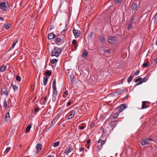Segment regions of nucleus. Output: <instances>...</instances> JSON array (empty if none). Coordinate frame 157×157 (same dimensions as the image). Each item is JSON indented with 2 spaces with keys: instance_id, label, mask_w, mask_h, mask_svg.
Listing matches in <instances>:
<instances>
[{
  "instance_id": "obj_1",
  "label": "nucleus",
  "mask_w": 157,
  "mask_h": 157,
  "mask_svg": "<svg viewBox=\"0 0 157 157\" xmlns=\"http://www.w3.org/2000/svg\"><path fill=\"white\" fill-rule=\"evenodd\" d=\"M64 47L59 48L57 47H54V49L51 52V56H52L58 57L61 54Z\"/></svg>"
},
{
  "instance_id": "obj_2",
  "label": "nucleus",
  "mask_w": 157,
  "mask_h": 157,
  "mask_svg": "<svg viewBox=\"0 0 157 157\" xmlns=\"http://www.w3.org/2000/svg\"><path fill=\"white\" fill-rule=\"evenodd\" d=\"M102 136H101L98 141V145L97 146L98 148V151L101 150L103 147V145L105 143V140L102 139Z\"/></svg>"
},
{
  "instance_id": "obj_3",
  "label": "nucleus",
  "mask_w": 157,
  "mask_h": 157,
  "mask_svg": "<svg viewBox=\"0 0 157 157\" xmlns=\"http://www.w3.org/2000/svg\"><path fill=\"white\" fill-rule=\"evenodd\" d=\"M53 93L52 94V100L53 101L56 100V98L58 94V91L57 90L56 87H52Z\"/></svg>"
},
{
  "instance_id": "obj_4",
  "label": "nucleus",
  "mask_w": 157,
  "mask_h": 157,
  "mask_svg": "<svg viewBox=\"0 0 157 157\" xmlns=\"http://www.w3.org/2000/svg\"><path fill=\"white\" fill-rule=\"evenodd\" d=\"M78 111V109H74L70 111V114L68 117V119L69 120L72 118L74 116L75 112Z\"/></svg>"
},
{
  "instance_id": "obj_5",
  "label": "nucleus",
  "mask_w": 157,
  "mask_h": 157,
  "mask_svg": "<svg viewBox=\"0 0 157 157\" xmlns=\"http://www.w3.org/2000/svg\"><path fill=\"white\" fill-rule=\"evenodd\" d=\"M6 2L8 4V2L6 1H4L3 2H0V9L2 10L3 11L6 12Z\"/></svg>"
},
{
  "instance_id": "obj_6",
  "label": "nucleus",
  "mask_w": 157,
  "mask_h": 157,
  "mask_svg": "<svg viewBox=\"0 0 157 157\" xmlns=\"http://www.w3.org/2000/svg\"><path fill=\"white\" fill-rule=\"evenodd\" d=\"M6 86H4L1 91V95L4 94L7 97L9 95V91L7 90Z\"/></svg>"
},
{
  "instance_id": "obj_7",
  "label": "nucleus",
  "mask_w": 157,
  "mask_h": 157,
  "mask_svg": "<svg viewBox=\"0 0 157 157\" xmlns=\"http://www.w3.org/2000/svg\"><path fill=\"white\" fill-rule=\"evenodd\" d=\"M127 107V105L125 104H121L116 109H118V112L119 113H121L123 110L126 109Z\"/></svg>"
},
{
  "instance_id": "obj_8",
  "label": "nucleus",
  "mask_w": 157,
  "mask_h": 157,
  "mask_svg": "<svg viewBox=\"0 0 157 157\" xmlns=\"http://www.w3.org/2000/svg\"><path fill=\"white\" fill-rule=\"evenodd\" d=\"M73 33L75 38H78L80 35L81 32L80 30L74 29L73 30Z\"/></svg>"
},
{
  "instance_id": "obj_9",
  "label": "nucleus",
  "mask_w": 157,
  "mask_h": 157,
  "mask_svg": "<svg viewBox=\"0 0 157 157\" xmlns=\"http://www.w3.org/2000/svg\"><path fill=\"white\" fill-rule=\"evenodd\" d=\"M141 144L142 145L144 146L145 145L148 144L149 143L148 142L147 138H142L140 141Z\"/></svg>"
},
{
  "instance_id": "obj_10",
  "label": "nucleus",
  "mask_w": 157,
  "mask_h": 157,
  "mask_svg": "<svg viewBox=\"0 0 157 157\" xmlns=\"http://www.w3.org/2000/svg\"><path fill=\"white\" fill-rule=\"evenodd\" d=\"M36 148L37 150L36 151V154H38L41 151L42 148V145L40 143H39L36 145Z\"/></svg>"
},
{
  "instance_id": "obj_11",
  "label": "nucleus",
  "mask_w": 157,
  "mask_h": 157,
  "mask_svg": "<svg viewBox=\"0 0 157 157\" xmlns=\"http://www.w3.org/2000/svg\"><path fill=\"white\" fill-rule=\"evenodd\" d=\"M108 39L109 42L113 44L115 43L116 40L114 37L110 36L108 37Z\"/></svg>"
},
{
  "instance_id": "obj_12",
  "label": "nucleus",
  "mask_w": 157,
  "mask_h": 157,
  "mask_svg": "<svg viewBox=\"0 0 157 157\" xmlns=\"http://www.w3.org/2000/svg\"><path fill=\"white\" fill-rule=\"evenodd\" d=\"M73 150V148L72 147H69L66 148L64 151V153L66 155H68V154L71 152Z\"/></svg>"
},
{
  "instance_id": "obj_13",
  "label": "nucleus",
  "mask_w": 157,
  "mask_h": 157,
  "mask_svg": "<svg viewBox=\"0 0 157 157\" xmlns=\"http://www.w3.org/2000/svg\"><path fill=\"white\" fill-rule=\"evenodd\" d=\"M56 37V35L52 33H49L48 35V39L49 40H51Z\"/></svg>"
},
{
  "instance_id": "obj_14",
  "label": "nucleus",
  "mask_w": 157,
  "mask_h": 157,
  "mask_svg": "<svg viewBox=\"0 0 157 157\" xmlns=\"http://www.w3.org/2000/svg\"><path fill=\"white\" fill-rule=\"evenodd\" d=\"M137 4L136 3H134L131 6V9L133 11L137 10Z\"/></svg>"
},
{
  "instance_id": "obj_15",
  "label": "nucleus",
  "mask_w": 157,
  "mask_h": 157,
  "mask_svg": "<svg viewBox=\"0 0 157 157\" xmlns=\"http://www.w3.org/2000/svg\"><path fill=\"white\" fill-rule=\"evenodd\" d=\"M117 110V109H116L114 110V114L113 115V117L114 119H116L118 116L119 113H120L118 112H117L116 111Z\"/></svg>"
},
{
  "instance_id": "obj_16",
  "label": "nucleus",
  "mask_w": 157,
  "mask_h": 157,
  "mask_svg": "<svg viewBox=\"0 0 157 157\" xmlns=\"http://www.w3.org/2000/svg\"><path fill=\"white\" fill-rule=\"evenodd\" d=\"M12 25L10 24L5 23L4 24L3 27L4 28L9 29L11 27Z\"/></svg>"
},
{
  "instance_id": "obj_17",
  "label": "nucleus",
  "mask_w": 157,
  "mask_h": 157,
  "mask_svg": "<svg viewBox=\"0 0 157 157\" xmlns=\"http://www.w3.org/2000/svg\"><path fill=\"white\" fill-rule=\"evenodd\" d=\"M10 117L9 112L7 113L5 116V121H7L10 120Z\"/></svg>"
},
{
  "instance_id": "obj_18",
  "label": "nucleus",
  "mask_w": 157,
  "mask_h": 157,
  "mask_svg": "<svg viewBox=\"0 0 157 157\" xmlns=\"http://www.w3.org/2000/svg\"><path fill=\"white\" fill-rule=\"evenodd\" d=\"M48 77L47 76H45L43 78V85L44 86H46L47 84L48 80Z\"/></svg>"
},
{
  "instance_id": "obj_19",
  "label": "nucleus",
  "mask_w": 157,
  "mask_h": 157,
  "mask_svg": "<svg viewBox=\"0 0 157 157\" xmlns=\"http://www.w3.org/2000/svg\"><path fill=\"white\" fill-rule=\"evenodd\" d=\"M146 101H143L142 103V106L141 109H144L147 108L148 107L146 105Z\"/></svg>"
},
{
  "instance_id": "obj_20",
  "label": "nucleus",
  "mask_w": 157,
  "mask_h": 157,
  "mask_svg": "<svg viewBox=\"0 0 157 157\" xmlns=\"http://www.w3.org/2000/svg\"><path fill=\"white\" fill-rule=\"evenodd\" d=\"M52 74V72L51 71L49 70H47L45 72V74L47 76H50Z\"/></svg>"
},
{
  "instance_id": "obj_21",
  "label": "nucleus",
  "mask_w": 157,
  "mask_h": 157,
  "mask_svg": "<svg viewBox=\"0 0 157 157\" xmlns=\"http://www.w3.org/2000/svg\"><path fill=\"white\" fill-rule=\"evenodd\" d=\"M135 19V15H133L130 19V23L131 24H133V21Z\"/></svg>"
},
{
  "instance_id": "obj_22",
  "label": "nucleus",
  "mask_w": 157,
  "mask_h": 157,
  "mask_svg": "<svg viewBox=\"0 0 157 157\" xmlns=\"http://www.w3.org/2000/svg\"><path fill=\"white\" fill-rule=\"evenodd\" d=\"M100 41L103 43L105 42V41L104 36L101 35L100 36Z\"/></svg>"
},
{
  "instance_id": "obj_23",
  "label": "nucleus",
  "mask_w": 157,
  "mask_h": 157,
  "mask_svg": "<svg viewBox=\"0 0 157 157\" xmlns=\"http://www.w3.org/2000/svg\"><path fill=\"white\" fill-rule=\"evenodd\" d=\"M88 55V53L87 50H86L82 54V57L84 58L87 57Z\"/></svg>"
},
{
  "instance_id": "obj_24",
  "label": "nucleus",
  "mask_w": 157,
  "mask_h": 157,
  "mask_svg": "<svg viewBox=\"0 0 157 157\" xmlns=\"http://www.w3.org/2000/svg\"><path fill=\"white\" fill-rule=\"evenodd\" d=\"M6 67L4 65L0 67V71L2 72L4 71L6 69Z\"/></svg>"
},
{
  "instance_id": "obj_25",
  "label": "nucleus",
  "mask_w": 157,
  "mask_h": 157,
  "mask_svg": "<svg viewBox=\"0 0 157 157\" xmlns=\"http://www.w3.org/2000/svg\"><path fill=\"white\" fill-rule=\"evenodd\" d=\"M125 89H123L119 91H117L116 93L118 94H121L123 92H125Z\"/></svg>"
},
{
  "instance_id": "obj_26",
  "label": "nucleus",
  "mask_w": 157,
  "mask_h": 157,
  "mask_svg": "<svg viewBox=\"0 0 157 157\" xmlns=\"http://www.w3.org/2000/svg\"><path fill=\"white\" fill-rule=\"evenodd\" d=\"M61 41V39L60 38H57L55 39V43L56 44H58Z\"/></svg>"
},
{
  "instance_id": "obj_27",
  "label": "nucleus",
  "mask_w": 157,
  "mask_h": 157,
  "mask_svg": "<svg viewBox=\"0 0 157 157\" xmlns=\"http://www.w3.org/2000/svg\"><path fill=\"white\" fill-rule=\"evenodd\" d=\"M3 105H4V107L5 109L8 106V104H7L6 99H5L4 100Z\"/></svg>"
},
{
  "instance_id": "obj_28",
  "label": "nucleus",
  "mask_w": 157,
  "mask_h": 157,
  "mask_svg": "<svg viewBox=\"0 0 157 157\" xmlns=\"http://www.w3.org/2000/svg\"><path fill=\"white\" fill-rule=\"evenodd\" d=\"M12 86L14 92L16 91L18 89V86L16 85H14L12 84Z\"/></svg>"
},
{
  "instance_id": "obj_29",
  "label": "nucleus",
  "mask_w": 157,
  "mask_h": 157,
  "mask_svg": "<svg viewBox=\"0 0 157 157\" xmlns=\"http://www.w3.org/2000/svg\"><path fill=\"white\" fill-rule=\"evenodd\" d=\"M134 75L130 76L128 79V82L129 83L132 81V79L133 78Z\"/></svg>"
},
{
  "instance_id": "obj_30",
  "label": "nucleus",
  "mask_w": 157,
  "mask_h": 157,
  "mask_svg": "<svg viewBox=\"0 0 157 157\" xmlns=\"http://www.w3.org/2000/svg\"><path fill=\"white\" fill-rule=\"evenodd\" d=\"M68 93H67V91H65L63 93V98H65L68 95Z\"/></svg>"
},
{
  "instance_id": "obj_31",
  "label": "nucleus",
  "mask_w": 157,
  "mask_h": 157,
  "mask_svg": "<svg viewBox=\"0 0 157 157\" xmlns=\"http://www.w3.org/2000/svg\"><path fill=\"white\" fill-rule=\"evenodd\" d=\"M31 127V125H30V124L28 125L26 129V132H29L30 131Z\"/></svg>"
},
{
  "instance_id": "obj_32",
  "label": "nucleus",
  "mask_w": 157,
  "mask_h": 157,
  "mask_svg": "<svg viewBox=\"0 0 157 157\" xmlns=\"http://www.w3.org/2000/svg\"><path fill=\"white\" fill-rule=\"evenodd\" d=\"M56 87V80L55 78L53 79L52 82V87Z\"/></svg>"
},
{
  "instance_id": "obj_33",
  "label": "nucleus",
  "mask_w": 157,
  "mask_h": 157,
  "mask_svg": "<svg viewBox=\"0 0 157 157\" xmlns=\"http://www.w3.org/2000/svg\"><path fill=\"white\" fill-rule=\"evenodd\" d=\"M148 79V78L146 77L142 79V80H141V82H142V83L144 82H145L147 81Z\"/></svg>"
},
{
  "instance_id": "obj_34",
  "label": "nucleus",
  "mask_w": 157,
  "mask_h": 157,
  "mask_svg": "<svg viewBox=\"0 0 157 157\" xmlns=\"http://www.w3.org/2000/svg\"><path fill=\"white\" fill-rule=\"evenodd\" d=\"M149 64V63L148 62H147L144 63L143 64V66L144 67H147L148 66Z\"/></svg>"
},
{
  "instance_id": "obj_35",
  "label": "nucleus",
  "mask_w": 157,
  "mask_h": 157,
  "mask_svg": "<svg viewBox=\"0 0 157 157\" xmlns=\"http://www.w3.org/2000/svg\"><path fill=\"white\" fill-rule=\"evenodd\" d=\"M58 61V59H53L51 61V63L53 64L55 62H57Z\"/></svg>"
},
{
  "instance_id": "obj_36",
  "label": "nucleus",
  "mask_w": 157,
  "mask_h": 157,
  "mask_svg": "<svg viewBox=\"0 0 157 157\" xmlns=\"http://www.w3.org/2000/svg\"><path fill=\"white\" fill-rule=\"evenodd\" d=\"M75 79L74 76L73 75H71L70 76V80L72 83H73V80Z\"/></svg>"
},
{
  "instance_id": "obj_37",
  "label": "nucleus",
  "mask_w": 157,
  "mask_h": 157,
  "mask_svg": "<svg viewBox=\"0 0 157 157\" xmlns=\"http://www.w3.org/2000/svg\"><path fill=\"white\" fill-rule=\"evenodd\" d=\"M59 144V142L58 141H57V142L53 144V146L54 147H56Z\"/></svg>"
},
{
  "instance_id": "obj_38",
  "label": "nucleus",
  "mask_w": 157,
  "mask_h": 157,
  "mask_svg": "<svg viewBox=\"0 0 157 157\" xmlns=\"http://www.w3.org/2000/svg\"><path fill=\"white\" fill-rule=\"evenodd\" d=\"M142 80V78L141 77H139L137 79H136L135 80V82L136 83L138 82V81H141V80Z\"/></svg>"
},
{
  "instance_id": "obj_39",
  "label": "nucleus",
  "mask_w": 157,
  "mask_h": 157,
  "mask_svg": "<svg viewBox=\"0 0 157 157\" xmlns=\"http://www.w3.org/2000/svg\"><path fill=\"white\" fill-rule=\"evenodd\" d=\"M132 24L131 23H129L128 24V26L127 27V28L128 29H130L132 28Z\"/></svg>"
},
{
  "instance_id": "obj_40",
  "label": "nucleus",
  "mask_w": 157,
  "mask_h": 157,
  "mask_svg": "<svg viewBox=\"0 0 157 157\" xmlns=\"http://www.w3.org/2000/svg\"><path fill=\"white\" fill-rule=\"evenodd\" d=\"M16 80L17 81L20 82L21 81V78L19 76L17 75L16 77Z\"/></svg>"
},
{
  "instance_id": "obj_41",
  "label": "nucleus",
  "mask_w": 157,
  "mask_h": 157,
  "mask_svg": "<svg viewBox=\"0 0 157 157\" xmlns=\"http://www.w3.org/2000/svg\"><path fill=\"white\" fill-rule=\"evenodd\" d=\"M47 96H46V97L45 98H44V101H43V103L44 104H45L47 102Z\"/></svg>"
},
{
  "instance_id": "obj_42",
  "label": "nucleus",
  "mask_w": 157,
  "mask_h": 157,
  "mask_svg": "<svg viewBox=\"0 0 157 157\" xmlns=\"http://www.w3.org/2000/svg\"><path fill=\"white\" fill-rule=\"evenodd\" d=\"M15 44H16L13 43V44L12 46L8 50V51H10V50H12L13 48H14V47L15 46Z\"/></svg>"
},
{
  "instance_id": "obj_43",
  "label": "nucleus",
  "mask_w": 157,
  "mask_h": 157,
  "mask_svg": "<svg viewBox=\"0 0 157 157\" xmlns=\"http://www.w3.org/2000/svg\"><path fill=\"white\" fill-rule=\"evenodd\" d=\"M72 44L74 45H76V44H77V41L76 40H73L72 41Z\"/></svg>"
},
{
  "instance_id": "obj_44",
  "label": "nucleus",
  "mask_w": 157,
  "mask_h": 157,
  "mask_svg": "<svg viewBox=\"0 0 157 157\" xmlns=\"http://www.w3.org/2000/svg\"><path fill=\"white\" fill-rule=\"evenodd\" d=\"M122 0H115L114 3L116 4V3H118L121 2Z\"/></svg>"
},
{
  "instance_id": "obj_45",
  "label": "nucleus",
  "mask_w": 157,
  "mask_h": 157,
  "mask_svg": "<svg viewBox=\"0 0 157 157\" xmlns=\"http://www.w3.org/2000/svg\"><path fill=\"white\" fill-rule=\"evenodd\" d=\"M140 72V71L139 70H138L137 71H136V72L134 74V75H135V76H137V75Z\"/></svg>"
},
{
  "instance_id": "obj_46",
  "label": "nucleus",
  "mask_w": 157,
  "mask_h": 157,
  "mask_svg": "<svg viewBox=\"0 0 157 157\" xmlns=\"http://www.w3.org/2000/svg\"><path fill=\"white\" fill-rule=\"evenodd\" d=\"M11 148L10 147H8L7 148L6 150V153H8L10 150Z\"/></svg>"
},
{
  "instance_id": "obj_47",
  "label": "nucleus",
  "mask_w": 157,
  "mask_h": 157,
  "mask_svg": "<svg viewBox=\"0 0 157 157\" xmlns=\"http://www.w3.org/2000/svg\"><path fill=\"white\" fill-rule=\"evenodd\" d=\"M110 50L109 49H107V50H104V52L105 53H109V52H110Z\"/></svg>"
},
{
  "instance_id": "obj_48",
  "label": "nucleus",
  "mask_w": 157,
  "mask_h": 157,
  "mask_svg": "<svg viewBox=\"0 0 157 157\" xmlns=\"http://www.w3.org/2000/svg\"><path fill=\"white\" fill-rule=\"evenodd\" d=\"M93 33H94L93 32H90V33L89 34V36L90 38L92 37L93 34Z\"/></svg>"
},
{
  "instance_id": "obj_49",
  "label": "nucleus",
  "mask_w": 157,
  "mask_h": 157,
  "mask_svg": "<svg viewBox=\"0 0 157 157\" xmlns=\"http://www.w3.org/2000/svg\"><path fill=\"white\" fill-rule=\"evenodd\" d=\"M84 148L83 147H81L79 149V151L81 152L82 151H84Z\"/></svg>"
},
{
  "instance_id": "obj_50",
  "label": "nucleus",
  "mask_w": 157,
  "mask_h": 157,
  "mask_svg": "<svg viewBox=\"0 0 157 157\" xmlns=\"http://www.w3.org/2000/svg\"><path fill=\"white\" fill-rule=\"evenodd\" d=\"M142 83V82H141V81H140L138 83H136V84L135 85V86H137V85H140Z\"/></svg>"
},
{
  "instance_id": "obj_51",
  "label": "nucleus",
  "mask_w": 157,
  "mask_h": 157,
  "mask_svg": "<svg viewBox=\"0 0 157 157\" xmlns=\"http://www.w3.org/2000/svg\"><path fill=\"white\" fill-rule=\"evenodd\" d=\"M39 109L38 107H36V108H35L34 111L35 112H37L38 111Z\"/></svg>"
},
{
  "instance_id": "obj_52",
  "label": "nucleus",
  "mask_w": 157,
  "mask_h": 157,
  "mask_svg": "<svg viewBox=\"0 0 157 157\" xmlns=\"http://www.w3.org/2000/svg\"><path fill=\"white\" fill-rule=\"evenodd\" d=\"M90 139L88 140L87 141L86 143L89 145L90 142Z\"/></svg>"
},
{
  "instance_id": "obj_53",
  "label": "nucleus",
  "mask_w": 157,
  "mask_h": 157,
  "mask_svg": "<svg viewBox=\"0 0 157 157\" xmlns=\"http://www.w3.org/2000/svg\"><path fill=\"white\" fill-rule=\"evenodd\" d=\"M53 122H53L52 121L51 123V125H50V128L52 127L54 125V124L55 123H54Z\"/></svg>"
},
{
  "instance_id": "obj_54",
  "label": "nucleus",
  "mask_w": 157,
  "mask_h": 157,
  "mask_svg": "<svg viewBox=\"0 0 157 157\" xmlns=\"http://www.w3.org/2000/svg\"><path fill=\"white\" fill-rule=\"evenodd\" d=\"M94 124L93 123H92L90 125V127L91 128H92L94 126Z\"/></svg>"
},
{
  "instance_id": "obj_55",
  "label": "nucleus",
  "mask_w": 157,
  "mask_h": 157,
  "mask_svg": "<svg viewBox=\"0 0 157 157\" xmlns=\"http://www.w3.org/2000/svg\"><path fill=\"white\" fill-rule=\"evenodd\" d=\"M18 42V40L17 39H15V40L14 41H13V43H14L15 44H16Z\"/></svg>"
},
{
  "instance_id": "obj_56",
  "label": "nucleus",
  "mask_w": 157,
  "mask_h": 157,
  "mask_svg": "<svg viewBox=\"0 0 157 157\" xmlns=\"http://www.w3.org/2000/svg\"><path fill=\"white\" fill-rule=\"evenodd\" d=\"M147 140H148V142L149 141H153V140L152 139L150 138H147Z\"/></svg>"
},
{
  "instance_id": "obj_57",
  "label": "nucleus",
  "mask_w": 157,
  "mask_h": 157,
  "mask_svg": "<svg viewBox=\"0 0 157 157\" xmlns=\"http://www.w3.org/2000/svg\"><path fill=\"white\" fill-rule=\"evenodd\" d=\"M155 19H156L157 20V12L155 14V17H154Z\"/></svg>"
},
{
  "instance_id": "obj_58",
  "label": "nucleus",
  "mask_w": 157,
  "mask_h": 157,
  "mask_svg": "<svg viewBox=\"0 0 157 157\" xmlns=\"http://www.w3.org/2000/svg\"><path fill=\"white\" fill-rule=\"evenodd\" d=\"M59 117V115H57L56 117H55V118H56V119H58Z\"/></svg>"
},
{
  "instance_id": "obj_59",
  "label": "nucleus",
  "mask_w": 157,
  "mask_h": 157,
  "mask_svg": "<svg viewBox=\"0 0 157 157\" xmlns=\"http://www.w3.org/2000/svg\"><path fill=\"white\" fill-rule=\"evenodd\" d=\"M4 19V17H0V20L1 21H3Z\"/></svg>"
},
{
  "instance_id": "obj_60",
  "label": "nucleus",
  "mask_w": 157,
  "mask_h": 157,
  "mask_svg": "<svg viewBox=\"0 0 157 157\" xmlns=\"http://www.w3.org/2000/svg\"><path fill=\"white\" fill-rule=\"evenodd\" d=\"M71 104V102L69 101L67 103V105H68V106H69Z\"/></svg>"
},
{
  "instance_id": "obj_61",
  "label": "nucleus",
  "mask_w": 157,
  "mask_h": 157,
  "mask_svg": "<svg viewBox=\"0 0 157 157\" xmlns=\"http://www.w3.org/2000/svg\"><path fill=\"white\" fill-rule=\"evenodd\" d=\"M84 128V127L83 126H81L80 127V129H83Z\"/></svg>"
},
{
  "instance_id": "obj_62",
  "label": "nucleus",
  "mask_w": 157,
  "mask_h": 157,
  "mask_svg": "<svg viewBox=\"0 0 157 157\" xmlns=\"http://www.w3.org/2000/svg\"><path fill=\"white\" fill-rule=\"evenodd\" d=\"M154 62L156 63H157V57L155 59Z\"/></svg>"
},
{
  "instance_id": "obj_63",
  "label": "nucleus",
  "mask_w": 157,
  "mask_h": 157,
  "mask_svg": "<svg viewBox=\"0 0 157 157\" xmlns=\"http://www.w3.org/2000/svg\"><path fill=\"white\" fill-rule=\"evenodd\" d=\"M54 28V25L51 26V28H50V30L53 29Z\"/></svg>"
},
{
  "instance_id": "obj_64",
  "label": "nucleus",
  "mask_w": 157,
  "mask_h": 157,
  "mask_svg": "<svg viewBox=\"0 0 157 157\" xmlns=\"http://www.w3.org/2000/svg\"><path fill=\"white\" fill-rule=\"evenodd\" d=\"M128 95H127L126 96L124 97V99H127L128 98Z\"/></svg>"
}]
</instances>
